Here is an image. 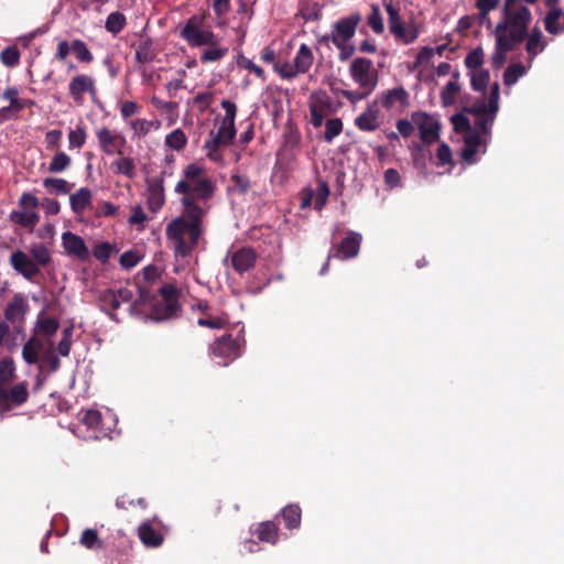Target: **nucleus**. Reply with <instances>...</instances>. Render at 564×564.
Returning a JSON list of instances; mask_svg holds the SVG:
<instances>
[{
  "label": "nucleus",
  "mask_w": 564,
  "mask_h": 564,
  "mask_svg": "<svg viewBox=\"0 0 564 564\" xmlns=\"http://www.w3.org/2000/svg\"><path fill=\"white\" fill-rule=\"evenodd\" d=\"M209 206L183 207L182 213L166 226V237L172 241L176 256L186 258L198 246L205 228L204 218Z\"/></svg>",
  "instance_id": "nucleus-1"
},
{
  "label": "nucleus",
  "mask_w": 564,
  "mask_h": 564,
  "mask_svg": "<svg viewBox=\"0 0 564 564\" xmlns=\"http://www.w3.org/2000/svg\"><path fill=\"white\" fill-rule=\"evenodd\" d=\"M174 191L182 195L183 207L209 206L207 202L214 196L216 185L200 165L191 163L184 169Z\"/></svg>",
  "instance_id": "nucleus-2"
},
{
  "label": "nucleus",
  "mask_w": 564,
  "mask_h": 564,
  "mask_svg": "<svg viewBox=\"0 0 564 564\" xmlns=\"http://www.w3.org/2000/svg\"><path fill=\"white\" fill-rule=\"evenodd\" d=\"M181 312L180 290L174 284L162 283L153 295L143 286V321L166 322L177 318Z\"/></svg>",
  "instance_id": "nucleus-3"
},
{
  "label": "nucleus",
  "mask_w": 564,
  "mask_h": 564,
  "mask_svg": "<svg viewBox=\"0 0 564 564\" xmlns=\"http://www.w3.org/2000/svg\"><path fill=\"white\" fill-rule=\"evenodd\" d=\"M532 13L525 6H503L502 20L495 29V36H505L514 45L522 43L528 36Z\"/></svg>",
  "instance_id": "nucleus-4"
},
{
  "label": "nucleus",
  "mask_w": 564,
  "mask_h": 564,
  "mask_svg": "<svg viewBox=\"0 0 564 564\" xmlns=\"http://www.w3.org/2000/svg\"><path fill=\"white\" fill-rule=\"evenodd\" d=\"M382 2L388 15V29L394 41L403 45L414 43L421 34L420 25L413 19L408 22L402 19L400 2L393 0Z\"/></svg>",
  "instance_id": "nucleus-5"
},
{
  "label": "nucleus",
  "mask_w": 564,
  "mask_h": 564,
  "mask_svg": "<svg viewBox=\"0 0 564 564\" xmlns=\"http://www.w3.org/2000/svg\"><path fill=\"white\" fill-rule=\"evenodd\" d=\"M18 204L21 209L10 213V221L32 231L40 220V215L36 213L40 206L37 197L32 193H23Z\"/></svg>",
  "instance_id": "nucleus-6"
},
{
  "label": "nucleus",
  "mask_w": 564,
  "mask_h": 564,
  "mask_svg": "<svg viewBox=\"0 0 564 564\" xmlns=\"http://www.w3.org/2000/svg\"><path fill=\"white\" fill-rule=\"evenodd\" d=\"M361 20L360 12H354L340 18L334 23L332 33L324 34L318 39V42L326 45L332 42L335 46H339L343 42H349L355 36Z\"/></svg>",
  "instance_id": "nucleus-7"
},
{
  "label": "nucleus",
  "mask_w": 564,
  "mask_h": 564,
  "mask_svg": "<svg viewBox=\"0 0 564 564\" xmlns=\"http://www.w3.org/2000/svg\"><path fill=\"white\" fill-rule=\"evenodd\" d=\"M181 36L188 43L189 46H204V45H218L220 39L210 30L202 28V19L196 15L191 17L183 29Z\"/></svg>",
  "instance_id": "nucleus-8"
},
{
  "label": "nucleus",
  "mask_w": 564,
  "mask_h": 564,
  "mask_svg": "<svg viewBox=\"0 0 564 564\" xmlns=\"http://www.w3.org/2000/svg\"><path fill=\"white\" fill-rule=\"evenodd\" d=\"M349 75L359 89L373 91L378 85V72L369 58H354L349 66Z\"/></svg>",
  "instance_id": "nucleus-9"
},
{
  "label": "nucleus",
  "mask_w": 564,
  "mask_h": 564,
  "mask_svg": "<svg viewBox=\"0 0 564 564\" xmlns=\"http://www.w3.org/2000/svg\"><path fill=\"white\" fill-rule=\"evenodd\" d=\"M209 351L214 357L223 359L224 365L227 366L240 356L241 343L231 334H225L209 346Z\"/></svg>",
  "instance_id": "nucleus-10"
},
{
  "label": "nucleus",
  "mask_w": 564,
  "mask_h": 564,
  "mask_svg": "<svg viewBox=\"0 0 564 564\" xmlns=\"http://www.w3.org/2000/svg\"><path fill=\"white\" fill-rule=\"evenodd\" d=\"M412 121L417 127L423 145H430L440 139L441 123L426 112H413Z\"/></svg>",
  "instance_id": "nucleus-11"
},
{
  "label": "nucleus",
  "mask_w": 564,
  "mask_h": 564,
  "mask_svg": "<svg viewBox=\"0 0 564 564\" xmlns=\"http://www.w3.org/2000/svg\"><path fill=\"white\" fill-rule=\"evenodd\" d=\"M362 237L360 234L349 231L347 237L334 248H332L328 259L337 258L340 260H347L355 258L359 253Z\"/></svg>",
  "instance_id": "nucleus-12"
},
{
  "label": "nucleus",
  "mask_w": 564,
  "mask_h": 564,
  "mask_svg": "<svg viewBox=\"0 0 564 564\" xmlns=\"http://www.w3.org/2000/svg\"><path fill=\"white\" fill-rule=\"evenodd\" d=\"M96 135L98 139V143L100 149L108 155L120 154L126 140L116 130H110L108 128H100L96 131Z\"/></svg>",
  "instance_id": "nucleus-13"
},
{
  "label": "nucleus",
  "mask_w": 564,
  "mask_h": 564,
  "mask_svg": "<svg viewBox=\"0 0 564 564\" xmlns=\"http://www.w3.org/2000/svg\"><path fill=\"white\" fill-rule=\"evenodd\" d=\"M236 133L229 131L226 128L219 126L218 130L215 132L212 130L209 132V139H207L204 143V148L208 151L207 156L210 160L216 161L218 159V150L221 147H227L232 143Z\"/></svg>",
  "instance_id": "nucleus-14"
},
{
  "label": "nucleus",
  "mask_w": 564,
  "mask_h": 564,
  "mask_svg": "<svg viewBox=\"0 0 564 564\" xmlns=\"http://www.w3.org/2000/svg\"><path fill=\"white\" fill-rule=\"evenodd\" d=\"M29 399L28 383L20 382L10 389L0 387V408L11 409L24 404Z\"/></svg>",
  "instance_id": "nucleus-15"
},
{
  "label": "nucleus",
  "mask_w": 564,
  "mask_h": 564,
  "mask_svg": "<svg viewBox=\"0 0 564 564\" xmlns=\"http://www.w3.org/2000/svg\"><path fill=\"white\" fill-rule=\"evenodd\" d=\"M11 267L28 280H33L40 273V268L33 259L22 250H17L10 256Z\"/></svg>",
  "instance_id": "nucleus-16"
},
{
  "label": "nucleus",
  "mask_w": 564,
  "mask_h": 564,
  "mask_svg": "<svg viewBox=\"0 0 564 564\" xmlns=\"http://www.w3.org/2000/svg\"><path fill=\"white\" fill-rule=\"evenodd\" d=\"M257 258V252L250 247H242L229 256L230 265L240 275L256 265Z\"/></svg>",
  "instance_id": "nucleus-17"
},
{
  "label": "nucleus",
  "mask_w": 564,
  "mask_h": 564,
  "mask_svg": "<svg viewBox=\"0 0 564 564\" xmlns=\"http://www.w3.org/2000/svg\"><path fill=\"white\" fill-rule=\"evenodd\" d=\"M148 208L152 213L159 212L165 204V195L163 187V180L161 177H154L148 180Z\"/></svg>",
  "instance_id": "nucleus-18"
},
{
  "label": "nucleus",
  "mask_w": 564,
  "mask_h": 564,
  "mask_svg": "<svg viewBox=\"0 0 564 564\" xmlns=\"http://www.w3.org/2000/svg\"><path fill=\"white\" fill-rule=\"evenodd\" d=\"M62 241L68 254L77 257L80 260L88 258L89 251L82 237L70 231H66L62 235Z\"/></svg>",
  "instance_id": "nucleus-19"
},
{
  "label": "nucleus",
  "mask_w": 564,
  "mask_h": 564,
  "mask_svg": "<svg viewBox=\"0 0 564 564\" xmlns=\"http://www.w3.org/2000/svg\"><path fill=\"white\" fill-rule=\"evenodd\" d=\"M28 311V303L23 295L15 294L4 310L6 319L12 324H20Z\"/></svg>",
  "instance_id": "nucleus-20"
},
{
  "label": "nucleus",
  "mask_w": 564,
  "mask_h": 564,
  "mask_svg": "<svg viewBox=\"0 0 564 564\" xmlns=\"http://www.w3.org/2000/svg\"><path fill=\"white\" fill-rule=\"evenodd\" d=\"M69 95L75 100H80L83 95L86 91H89L94 94L96 91L95 89V82L94 79L88 75H78L74 77L68 86Z\"/></svg>",
  "instance_id": "nucleus-21"
},
{
  "label": "nucleus",
  "mask_w": 564,
  "mask_h": 564,
  "mask_svg": "<svg viewBox=\"0 0 564 564\" xmlns=\"http://www.w3.org/2000/svg\"><path fill=\"white\" fill-rule=\"evenodd\" d=\"M495 51L491 55V66L494 69H500L507 57V53L513 51L517 45L509 42L505 36H495Z\"/></svg>",
  "instance_id": "nucleus-22"
},
{
  "label": "nucleus",
  "mask_w": 564,
  "mask_h": 564,
  "mask_svg": "<svg viewBox=\"0 0 564 564\" xmlns=\"http://www.w3.org/2000/svg\"><path fill=\"white\" fill-rule=\"evenodd\" d=\"M468 111L476 116V126L479 130L485 134L488 133L496 115L487 111L486 102L481 100L480 102L473 105Z\"/></svg>",
  "instance_id": "nucleus-23"
},
{
  "label": "nucleus",
  "mask_w": 564,
  "mask_h": 564,
  "mask_svg": "<svg viewBox=\"0 0 564 564\" xmlns=\"http://www.w3.org/2000/svg\"><path fill=\"white\" fill-rule=\"evenodd\" d=\"M93 195L88 187H80L69 196V204L72 210L76 215L83 214L91 206Z\"/></svg>",
  "instance_id": "nucleus-24"
},
{
  "label": "nucleus",
  "mask_w": 564,
  "mask_h": 564,
  "mask_svg": "<svg viewBox=\"0 0 564 564\" xmlns=\"http://www.w3.org/2000/svg\"><path fill=\"white\" fill-rule=\"evenodd\" d=\"M166 529L163 524L160 528L154 527L150 522H143V545L148 547H158L164 541Z\"/></svg>",
  "instance_id": "nucleus-25"
},
{
  "label": "nucleus",
  "mask_w": 564,
  "mask_h": 564,
  "mask_svg": "<svg viewBox=\"0 0 564 564\" xmlns=\"http://www.w3.org/2000/svg\"><path fill=\"white\" fill-rule=\"evenodd\" d=\"M253 534L261 542L275 544L279 539V527L273 521H263L258 524Z\"/></svg>",
  "instance_id": "nucleus-26"
},
{
  "label": "nucleus",
  "mask_w": 564,
  "mask_h": 564,
  "mask_svg": "<svg viewBox=\"0 0 564 564\" xmlns=\"http://www.w3.org/2000/svg\"><path fill=\"white\" fill-rule=\"evenodd\" d=\"M355 126L361 131L372 132L377 130L380 126L377 110L368 107L355 119Z\"/></svg>",
  "instance_id": "nucleus-27"
},
{
  "label": "nucleus",
  "mask_w": 564,
  "mask_h": 564,
  "mask_svg": "<svg viewBox=\"0 0 564 564\" xmlns=\"http://www.w3.org/2000/svg\"><path fill=\"white\" fill-rule=\"evenodd\" d=\"M481 143V138L478 132H473L465 137L464 148L462 150V159L467 163L475 162V155Z\"/></svg>",
  "instance_id": "nucleus-28"
},
{
  "label": "nucleus",
  "mask_w": 564,
  "mask_h": 564,
  "mask_svg": "<svg viewBox=\"0 0 564 564\" xmlns=\"http://www.w3.org/2000/svg\"><path fill=\"white\" fill-rule=\"evenodd\" d=\"M313 53L307 44L303 43L300 45V48L294 58V66L300 74H304L308 72L313 64Z\"/></svg>",
  "instance_id": "nucleus-29"
},
{
  "label": "nucleus",
  "mask_w": 564,
  "mask_h": 564,
  "mask_svg": "<svg viewBox=\"0 0 564 564\" xmlns=\"http://www.w3.org/2000/svg\"><path fill=\"white\" fill-rule=\"evenodd\" d=\"M458 77V73L453 74V79L449 80L441 91V100L444 107L451 106L455 102L456 96L460 90Z\"/></svg>",
  "instance_id": "nucleus-30"
},
{
  "label": "nucleus",
  "mask_w": 564,
  "mask_h": 564,
  "mask_svg": "<svg viewBox=\"0 0 564 564\" xmlns=\"http://www.w3.org/2000/svg\"><path fill=\"white\" fill-rule=\"evenodd\" d=\"M281 516L288 529L293 530L300 527L302 510L299 505H289L282 509Z\"/></svg>",
  "instance_id": "nucleus-31"
},
{
  "label": "nucleus",
  "mask_w": 564,
  "mask_h": 564,
  "mask_svg": "<svg viewBox=\"0 0 564 564\" xmlns=\"http://www.w3.org/2000/svg\"><path fill=\"white\" fill-rule=\"evenodd\" d=\"M43 348L42 341L36 338H30L22 348V357L24 361L29 365H33L39 359V351Z\"/></svg>",
  "instance_id": "nucleus-32"
},
{
  "label": "nucleus",
  "mask_w": 564,
  "mask_h": 564,
  "mask_svg": "<svg viewBox=\"0 0 564 564\" xmlns=\"http://www.w3.org/2000/svg\"><path fill=\"white\" fill-rule=\"evenodd\" d=\"M409 94L403 87L393 88L391 90H388L382 98V106L384 108H391L397 102H400L402 105L408 102Z\"/></svg>",
  "instance_id": "nucleus-33"
},
{
  "label": "nucleus",
  "mask_w": 564,
  "mask_h": 564,
  "mask_svg": "<svg viewBox=\"0 0 564 564\" xmlns=\"http://www.w3.org/2000/svg\"><path fill=\"white\" fill-rule=\"evenodd\" d=\"M562 14L563 11L561 8H550L549 12L544 18V26L550 34L556 35L563 32L564 29L561 28L560 24L557 23Z\"/></svg>",
  "instance_id": "nucleus-34"
},
{
  "label": "nucleus",
  "mask_w": 564,
  "mask_h": 564,
  "mask_svg": "<svg viewBox=\"0 0 564 564\" xmlns=\"http://www.w3.org/2000/svg\"><path fill=\"white\" fill-rule=\"evenodd\" d=\"M79 542L86 549L94 551L101 550L105 546L104 542L99 539L97 531L94 529H85L82 532Z\"/></svg>",
  "instance_id": "nucleus-35"
},
{
  "label": "nucleus",
  "mask_w": 564,
  "mask_h": 564,
  "mask_svg": "<svg viewBox=\"0 0 564 564\" xmlns=\"http://www.w3.org/2000/svg\"><path fill=\"white\" fill-rule=\"evenodd\" d=\"M542 31L538 26L533 28L531 33L528 32L525 50L531 57H535L538 53L542 51Z\"/></svg>",
  "instance_id": "nucleus-36"
},
{
  "label": "nucleus",
  "mask_w": 564,
  "mask_h": 564,
  "mask_svg": "<svg viewBox=\"0 0 564 564\" xmlns=\"http://www.w3.org/2000/svg\"><path fill=\"white\" fill-rule=\"evenodd\" d=\"M30 257L40 267L47 265L52 258L50 250L43 243H34L30 248Z\"/></svg>",
  "instance_id": "nucleus-37"
},
{
  "label": "nucleus",
  "mask_w": 564,
  "mask_h": 564,
  "mask_svg": "<svg viewBox=\"0 0 564 564\" xmlns=\"http://www.w3.org/2000/svg\"><path fill=\"white\" fill-rule=\"evenodd\" d=\"M99 304L101 310L109 314L120 307L117 293L111 290H105L99 294Z\"/></svg>",
  "instance_id": "nucleus-38"
},
{
  "label": "nucleus",
  "mask_w": 564,
  "mask_h": 564,
  "mask_svg": "<svg viewBox=\"0 0 564 564\" xmlns=\"http://www.w3.org/2000/svg\"><path fill=\"white\" fill-rule=\"evenodd\" d=\"M43 185L45 188L50 189L51 192H53L55 194H62V195L68 194L73 187V185L69 184L66 180L53 178V177L44 178Z\"/></svg>",
  "instance_id": "nucleus-39"
},
{
  "label": "nucleus",
  "mask_w": 564,
  "mask_h": 564,
  "mask_svg": "<svg viewBox=\"0 0 564 564\" xmlns=\"http://www.w3.org/2000/svg\"><path fill=\"white\" fill-rule=\"evenodd\" d=\"M70 158L63 151L57 152L48 164L51 173H61L70 166Z\"/></svg>",
  "instance_id": "nucleus-40"
},
{
  "label": "nucleus",
  "mask_w": 564,
  "mask_h": 564,
  "mask_svg": "<svg viewBox=\"0 0 564 564\" xmlns=\"http://www.w3.org/2000/svg\"><path fill=\"white\" fill-rule=\"evenodd\" d=\"M209 47L202 52L200 54V61L202 63H210V62H217L224 58L227 53V47H220L218 45H208Z\"/></svg>",
  "instance_id": "nucleus-41"
},
{
  "label": "nucleus",
  "mask_w": 564,
  "mask_h": 564,
  "mask_svg": "<svg viewBox=\"0 0 564 564\" xmlns=\"http://www.w3.org/2000/svg\"><path fill=\"white\" fill-rule=\"evenodd\" d=\"M411 155L413 160V164L416 169H425L426 166V158H431L430 151L424 149L423 144L413 143L411 145Z\"/></svg>",
  "instance_id": "nucleus-42"
},
{
  "label": "nucleus",
  "mask_w": 564,
  "mask_h": 564,
  "mask_svg": "<svg viewBox=\"0 0 564 564\" xmlns=\"http://www.w3.org/2000/svg\"><path fill=\"white\" fill-rule=\"evenodd\" d=\"M367 23L376 34H382L384 31L383 18L377 4L371 7V12L367 18Z\"/></svg>",
  "instance_id": "nucleus-43"
},
{
  "label": "nucleus",
  "mask_w": 564,
  "mask_h": 564,
  "mask_svg": "<svg viewBox=\"0 0 564 564\" xmlns=\"http://www.w3.org/2000/svg\"><path fill=\"white\" fill-rule=\"evenodd\" d=\"M165 268L162 264H150L143 268V283H155L162 280Z\"/></svg>",
  "instance_id": "nucleus-44"
},
{
  "label": "nucleus",
  "mask_w": 564,
  "mask_h": 564,
  "mask_svg": "<svg viewBox=\"0 0 564 564\" xmlns=\"http://www.w3.org/2000/svg\"><path fill=\"white\" fill-rule=\"evenodd\" d=\"M117 293L118 300L120 301L121 305H127V310L132 314H138V303L133 300V292L130 289L122 288L119 289Z\"/></svg>",
  "instance_id": "nucleus-45"
},
{
  "label": "nucleus",
  "mask_w": 564,
  "mask_h": 564,
  "mask_svg": "<svg viewBox=\"0 0 564 564\" xmlns=\"http://www.w3.org/2000/svg\"><path fill=\"white\" fill-rule=\"evenodd\" d=\"M20 51L17 46H8L0 53V61L7 67H14L20 62Z\"/></svg>",
  "instance_id": "nucleus-46"
},
{
  "label": "nucleus",
  "mask_w": 564,
  "mask_h": 564,
  "mask_svg": "<svg viewBox=\"0 0 564 564\" xmlns=\"http://www.w3.org/2000/svg\"><path fill=\"white\" fill-rule=\"evenodd\" d=\"M525 68L521 64H512L507 67L503 74V83L506 86L514 85L518 79L524 75Z\"/></svg>",
  "instance_id": "nucleus-47"
},
{
  "label": "nucleus",
  "mask_w": 564,
  "mask_h": 564,
  "mask_svg": "<svg viewBox=\"0 0 564 564\" xmlns=\"http://www.w3.org/2000/svg\"><path fill=\"white\" fill-rule=\"evenodd\" d=\"M165 142L171 149L180 151L186 145L187 139L181 129H175L166 135Z\"/></svg>",
  "instance_id": "nucleus-48"
},
{
  "label": "nucleus",
  "mask_w": 564,
  "mask_h": 564,
  "mask_svg": "<svg viewBox=\"0 0 564 564\" xmlns=\"http://www.w3.org/2000/svg\"><path fill=\"white\" fill-rule=\"evenodd\" d=\"M484 51L481 47H476L470 51L465 57V66L468 69L476 70L484 64Z\"/></svg>",
  "instance_id": "nucleus-49"
},
{
  "label": "nucleus",
  "mask_w": 564,
  "mask_h": 564,
  "mask_svg": "<svg viewBox=\"0 0 564 564\" xmlns=\"http://www.w3.org/2000/svg\"><path fill=\"white\" fill-rule=\"evenodd\" d=\"M488 83H489V72L488 70L480 69V70L474 72L471 74L470 85L475 91L485 93Z\"/></svg>",
  "instance_id": "nucleus-50"
},
{
  "label": "nucleus",
  "mask_w": 564,
  "mask_h": 564,
  "mask_svg": "<svg viewBox=\"0 0 564 564\" xmlns=\"http://www.w3.org/2000/svg\"><path fill=\"white\" fill-rule=\"evenodd\" d=\"M343 131V121L339 118L328 119L325 123L324 139L332 142Z\"/></svg>",
  "instance_id": "nucleus-51"
},
{
  "label": "nucleus",
  "mask_w": 564,
  "mask_h": 564,
  "mask_svg": "<svg viewBox=\"0 0 564 564\" xmlns=\"http://www.w3.org/2000/svg\"><path fill=\"white\" fill-rule=\"evenodd\" d=\"M72 50L78 61L84 63H90L93 61V54L88 50L86 43L82 40L73 41Z\"/></svg>",
  "instance_id": "nucleus-52"
},
{
  "label": "nucleus",
  "mask_w": 564,
  "mask_h": 564,
  "mask_svg": "<svg viewBox=\"0 0 564 564\" xmlns=\"http://www.w3.org/2000/svg\"><path fill=\"white\" fill-rule=\"evenodd\" d=\"M329 196V187L327 182L318 181L317 184V194L314 202V208L317 210H322L326 205L327 198Z\"/></svg>",
  "instance_id": "nucleus-53"
},
{
  "label": "nucleus",
  "mask_w": 564,
  "mask_h": 564,
  "mask_svg": "<svg viewBox=\"0 0 564 564\" xmlns=\"http://www.w3.org/2000/svg\"><path fill=\"white\" fill-rule=\"evenodd\" d=\"M58 326V322L52 317H42L37 322L40 333L45 336L54 335L57 332Z\"/></svg>",
  "instance_id": "nucleus-54"
},
{
  "label": "nucleus",
  "mask_w": 564,
  "mask_h": 564,
  "mask_svg": "<svg viewBox=\"0 0 564 564\" xmlns=\"http://www.w3.org/2000/svg\"><path fill=\"white\" fill-rule=\"evenodd\" d=\"M86 140V131L84 127L78 126L76 129L70 130L68 133L69 149H79L84 145Z\"/></svg>",
  "instance_id": "nucleus-55"
},
{
  "label": "nucleus",
  "mask_w": 564,
  "mask_h": 564,
  "mask_svg": "<svg viewBox=\"0 0 564 564\" xmlns=\"http://www.w3.org/2000/svg\"><path fill=\"white\" fill-rule=\"evenodd\" d=\"M14 364L12 359L0 361V386L6 384L14 377Z\"/></svg>",
  "instance_id": "nucleus-56"
},
{
  "label": "nucleus",
  "mask_w": 564,
  "mask_h": 564,
  "mask_svg": "<svg viewBox=\"0 0 564 564\" xmlns=\"http://www.w3.org/2000/svg\"><path fill=\"white\" fill-rule=\"evenodd\" d=\"M124 17L120 12H112L106 21V29L111 33H118L123 28Z\"/></svg>",
  "instance_id": "nucleus-57"
},
{
  "label": "nucleus",
  "mask_w": 564,
  "mask_h": 564,
  "mask_svg": "<svg viewBox=\"0 0 564 564\" xmlns=\"http://www.w3.org/2000/svg\"><path fill=\"white\" fill-rule=\"evenodd\" d=\"M273 68L283 79H293L297 74H300L294 64L292 65L290 63H274Z\"/></svg>",
  "instance_id": "nucleus-58"
},
{
  "label": "nucleus",
  "mask_w": 564,
  "mask_h": 564,
  "mask_svg": "<svg viewBox=\"0 0 564 564\" xmlns=\"http://www.w3.org/2000/svg\"><path fill=\"white\" fill-rule=\"evenodd\" d=\"M72 336H73V327H66L63 330V337L57 346L58 354L63 357H67L70 352Z\"/></svg>",
  "instance_id": "nucleus-59"
},
{
  "label": "nucleus",
  "mask_w": 564,
  "mask_h": 564,
  "mask_svg": "<svg viewBox=\"0 0 564 564\" xmlns=\"http://www.w3.org/2000/svg\"><path fill=\"white\" fill-rule=\"evenodd\" d=\"M371 93L372 91H368L367 89H360V90L340 89V90H336V94H339L341 97H344L345 99H347L351 104H355L357 101L366 99Z\"/></svg>",
  "instance_id": "nucleus-60"
},
{
  "label": "nucleus",
  "mask_w": 564,
  "mask_h": 564,
  "mask_svg": "<svg viewBox=\"0 0 564 564\" xmlns=\"http://www.w3.org/2000/svg\"><path fill=\"white\" fill-rule=\"evenodd\" d=\"M499 83H494V85L491 86L488 102L486 104L487 111L492 115H496L499 109Z\"/></svg>",
  "instance_id": "nucleus-61"
},
{
  "label": "nucleus",
  "mask_w": 564,
  "mask_h": 564,
  "mask_svg": "<svg viewBox=\"0 0 564 564\" xmlns=\"http://www.w3.org/2000/svg\"><path fill=\"white\" fill-rule=\"evenodd\" d=\"M140 503H141V499L140 498L133 499L128 494L121 495L117 499V502H116L118 508L124 509V510H130V509L131 510H138Z\"/></svg>",
  "instance_id": "nucleus-62"
},
{
  "label": "nucleus",
  "mask_w": 564,
  "mask_h": 564,
  "mask_svg": "<svg viewBox=\"0 0 564 564\" xmlns=\"http://www.w3.org/2000/svg\"><path fill=\"white\" fill-rule=\"evenodd\" d=\"M498 4L499 0H476V8L479 11L480 19H487L488 13L495 10Z\"/></svg>",
  "instance_id": "nucleus-63"
},
{
  "label": "nucleus",
  "mask_w": 564,
  "mask_h": 564,
  "mask_svg": "<svg viewBox=\"0 0 564 564\" xmlns=\"http://www.w3.org/2000/svg\"><path fill=\"white\" fill-rule=\"evenodd\" d=\"M82 421L89 429H98L101 423V414L97 410H88L85 412Z\"/></svg>",
  "instance_id": "nucleus-64"
}]
</instances>
